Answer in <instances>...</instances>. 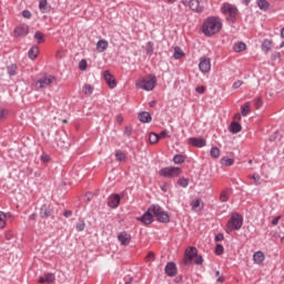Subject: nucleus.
I'll return each instance as SVG.
<instances>
[{"label":"nucleus","instance_id":"nucleus-30","mask_svg":"<svg viewBox=\"0 0 284 284\" xmlns=\"http://www.w3.org/2000/svg\"><path fill=\"white\" fill-rule=\"evenodd\" d=\"M262 50L264 52H270V50H272V42L271 40H264L262 43Z\"/></svg>","mask_w":284,"mask_h":284},{"label":"nucleus","instance_id":"nucleus-12","mask_svg":"<svg viewBox=\"0 0 284 284\" xmlns=\"http://www.w3.org/2000/svg\"><path fill=\"white\" fill-rule=\"evenodd\" d=\"M189 144L194 148H205L206 141L203 138H191L189 139Z\"/></svg>","mask_w":284,"mask_h":284},{"label":"nucleus","instance_id":"nucleus-8","mask_svg":"<svg viewBox=\"0 0 284 284\" xmlns=\"http://www.w3.org/2000/svg\"><path fill=\"white\" fill-rule=\"evenodd\" d=\"M199 69L203 73L210 72V70H212V62L210 61V58H201Z\"/></svg>","mask_w":284,"mask_h":284},{"label":"nucleus","instance_id":"nucleus-27","mask_svg":"<svg viewBox=\"0 0 284 284\" xmlns=\"http://www.w3.org/2000/svg\"><path fill=\"white\" fill-rule=\"evenodd\" d=\"M39 9L41 10V12H49L50 7H48V0H40Z\"/></svg>","mask_w":284,"mask_h":284},{"label":"nucleus","instance_id":"nucleus-4","mask_svg":"<svg viewBox=\"0 0 284 284\" xmlns=\"http://www.w3.org/2000/svg\"><path fill=\"white\" fill-rule=\"evenodd\" d=\"M136 88H140V90H145L146 92H152L154 88H156V75L149 74L144 78H141L135 83Z\"/></svg>","mask_w":284,"mask_h":284},{"label":"nucleus","instance_id":"nucleus-55","mask_svg":"<svg viewBox=\"0 0 284 284\" xmlns=\"http://www.w3.org/2000/svg\"><path fill=\"white\" fill-rule=\"evenodd\" d=\"M159 140L168 138V131H162L160 134H158Z\"/></svg>","mask_w":284,"mask_h":284},{"label":"nucleus","instance_id":"nucleus-53","mask_svg":"<svg viewBox=\"0 0 284 284\" xmlns=\"http://www.w3.org/2000/svg\"><path fill=\"white\" fill-rule=\"evenodd\" d=\"M4 236H6L7 241H11V239L14 236V234H12V231H7L4 233Z\"/></svg>","mask_w":284,"mask_h":284},{"label":"nucleus","instance_id":"nucleus-58","mask_svg":"<svg viewBox=\"0 0 284 284\" xmlns=\"http://www.w3.org/2000/svg\"><path fill=\"white\" fill-rule=\"evenodd\" d=\"M63 215L65 219H70V216H72V211H64Z\"/></svg>","mask_w":284,"mask_h":284},{"label":"nucleus","instance_id":"nucleus-41","mask_svg":"<svg viewBox=\"0 0 284 284\" xmlns=\"http://www.w3.org/2000/svg\"><path fill=\"white\" fill-rule=\"evenodd\" d=\"M154 260H155L154 252H149L145 257L146 263H152V262H154Z\"/></svg>","mask_w":284,"mask_h":284},{"label":"nucleus","instance_id":"nucleus-62","mask_svg":"<svg viewBox=\"0 0 284 284\" xmlns=\"http://www.w3.org/2000/svg\"><path fill=\"white\" fill-rule=\"evenodd\" d=\"M161 190H162V192H168V190H169L168 184H163V185L161 186Z\"/></svg>","mask_w":284,"mask_h":284},{"label":"nucleus","instance_id":"nucleus-14","mask_svg":"<svg viewBox=\"0 0 284 284\" xmlns=\"http://www.w3.org/2000/svg\"><path fill=\"white\" fill-rule=\"evenodd\" d=\"M30 32L28 26L22 24L14 30V37H26Z\"/></svg>","mask_w":284,"mask_h":284},{"label":"nucleus","instance_id":"nucleus-52","mask_svg":"<svg viewBox=\"0 0 284 284\" xmlns=\"http://www.w3.org/2000/svg\"><path fill=\"white\" fill-rule=\"evenodd\" d=\"M241 85H243V81H241V80H237V81H235V82L233 83V88H234L235 90H239V88H241Z\"/></svg>","mask_w":284,"mask_h":284},{"label":"nucleus","instance_id":"nucleus-36","mask_svg":"<svg viewBox=\"0 0 284 284\" xmlns=\"http://www.w3.org/2000/svg\"><path fill=\"white\" fill-rule=\"evenodd\" d=\"M178 185H180V187H187V185H190V181L185 178H181L178 181Z\"/></svg>","mask_w":284,"mask_h":284},{"label":"nucleus","instance_id":"nucleus-57","mask_svg":"<svg viewBox=\"0 0 284 284\" xmlns=\"http://www.w3.org/2000/svg\"><path fill=\"white\" fill-rule=\"evenodd\" d=\"M124 134H126V136H130V134H132V128L126 126L125 131H124Z\"/></svg>","mask_w":284,"mask_h":284},{"label":"nucleus","instance_id":"nucleus-11","mask_svg":"<svg viewBox=\"0 0 284 284\" xmlns=\"http://www.w3.org/2000/svg\"><path fill=\"white\" fill-rule=\"evenodd\" d=\"M189 8L193 10V12L201 13L205 8L201 6V0H190L189 1Z\"/></svg>","mask_w":284,"mask_h":284},{"label":"nucleus","instance_id":"nucleus-42","mask_svg":"<svg viewBox=\"0 0 284 284\" xmlns=\"http://www.w3.org/2000/svg\"><path fill=\"white\" fill-rule=\"evenodd\" d=\"M254 105H255V109H256V110H261V108H263V98H257V99L255 100Z\"/></svg>","mask_w":284,"mask_h":284},{"label":"nucleus","instance_id":"nucleus-20","mask_svg":"<svg viewBox=\"0 0 284 284\" xmlns=\"http://www.w3.org/2000/svg\"><path fill=\"white\" fill-rule=\"evenodd\" d=\"M242 128L241 124L239 122H232L230 125V132L232 134H239V132H241Z\"/></svg>","mask_w":284,"mask_h":284},{"label":"nucleus","instance_id":"nucleus-50","mask_svg":"<svg viewBox=\"0 0 284 284\" xmlns=\"http://www.w3.org/2000/svg\"><path fill=\"white\" fill-rule=\"evenodd\" d=\"M8 116V110L6 109H0V120L6 119Z\"/></svg>","mask_w":284,"mask_h":284},{"label":"nucleus","instance_id":"nucleus-47","mask_svg":"<svg viewBox=\"0 0 284 284\" xmlns=\"http://www.w3.org/2000/svg\"><path fill=\"white\" fill-rule=\"evenodd\" d=\"M154 52V43L149 42L146 53L152 54Z\"/></svg>","mask_w":284,"mask_h":284},{"label":"nucleus","instance_id":"nucleus-39","mask_svg":"<svg viewBox=\"0 0 284 284\" xmlns=\"http://www.w3.org/2000/svg\"><path fill=\"white\" fill-rule=\"evenodd\" d=\"M115 159L116 161H125V153H123L122 151H118L115 153Z\"/></svg>","mask_w":284,"mask_h":284},{"label":"nucleus","instance_id":"nucleus-18","mask_svg":"<svg viewBox=\"0 0 284 284\" xmlns=\"http://www.w3.org/2000/svg\"><path fill=\"white\" fill-rule=\"evenodd\" d=\"M108 40H99L97 43V51L98 52H105L108 50Z\"/></svg>","mask_w":284,"mask_h":284},{"label":"nucleus","instance_id":"nucleus-60","mask_svg":"<svg viewBox=\"0 0 284 284\" xmlns=\"http://www.w3.org/2000/svg\"><path fill=\"white\" fill-rule=\"evenodd\" d=\"M116 123H119L120 125H121V123H123V116L122 115L116 116Z\"/></svg>","mask_w":284,"mask_h":284},{"label":"nucleus","instance_id":"nucleus-45","mask_svg":"<svg viewBox=\"0 0 284 284\" xmlns=\"http://www.w3.org/2000/svg\"><path fill=\"white\" fill-rule=\"evenodd\" d=\"M77 230L78 232H83V230H85V222L81 221L77 224Z\"/></svg>","mask_w":284,"mask_h":284},{"label":"nucleus","instance_id":"nucleus-63","mask_svg":"<svg viewBox=\"0 0 284 284\" xmlns=\"http://www.w3.org/2000/svg\"><path fill=\"white\" fill-rule=\"evenodd\" d=\"M224 281H225V277H224V276H220V277L216 280L217 283H223Z\"/></svg>","mask_w":284,"mask_h":284},{"label":"nucleus","instance_id":"nucleus-48","mask_svg":"<svg viewBox=\"0 0 284 284\" xmlns=\"http://www.w3.org/2000/svg\"><path fill=\"white\" fill-rule=\"evenodd\" d=\"M252 179L255 185H258L261 183V176L258 174H253Z\"/></svg>","mask_w":284,"mask_h":284},{"label":"nucleus","instance_id":"nucleus-54","mask_svg":"<svg viewBox=\"0 0 284 284\" xmlns=\"http://www.w3.org/2000/svg\"><path fill=\"white\" fill-rule=\"evenodd\" d=\"M22 17H23L24 19H30V17H32V13H31L30 11H28V10H24V11L22 12Z\"/></svg>","mask_w":284,"mask_h":284},{"label":"nucleus","instance_id":"nucleus-59","mask_svg":"<svg viewBox=\"0 0 284 284\" xmlns=\"http://www.w3.org/2000/svg\"><path fill=\"white\" fill-rule=\"evenodd\" d=\"M215 241H223V234L219 233L217 235H215Z\"/></svg>","mask_w":284,"mask_h":284},{"label":"nucleus","instance_id":"nucleus-64","mask_svg":"<svg viewBox=\"0 0 284 284\" xmlns=\"http://www.w3.org/2000/svg\"><path fill=\"white\" fill-rule=\"evenodd\" d=\"M39 283H41V284L47 283L45 277H40Z\"/></svg>","mask_w":284,"mask_h":284},{"label":"nucleus","instance_id":"nucleus-56","mask_svg":"<svg viewBox=\"0 0 284 284\" xmlns=\"http://www.w3.org/2000/svg\"><path fill=\"white\" fill-rule=\"evenodd\" d=\"M281 221V216H277L272 220V225H278V222Z\"/></svg>","mask_w":284,"mask_h":284},{"label":"nucleus","instance_id":"nucleus-22","mask_svg":"<svg viewBox=\"0 0 284 284\" xmlns=\"http://www.w3.org/2000/svg\"><path fill=\"white\" fill-rule=\"evenodd\" d=\"M37 57H39V47L33 45L31 47V49L29 50V58L34 61V59H37Z\"/></svg>","mask_w":284,"mask_h":284},{"label":"nucleus","instance_id":"nucleus-32","mask_svg":"<svg viewBox=\"0 0 284 284\" xmlns=\"http://www.w3.org/2000/svg\"><path fill=\"white\" fill-rule=\"evenodd\" d=\"M173 163H175L176 165L185 163V158L183 155L178 154L173 158Z\"/></svg>","mask_w":284,"mask_h":284},{"label":"nucleus","instance_id":"nucleus-61","mask_svg":"<svg viewBox=\"0 0 284 284\" xmlns=\"http://www.w3.org/2000/svg\"><path fill=\"white\" fill-rule=\"evenodd\" d=\"M40 214H41L42 217L43 216H50V213L48 211L43 212V210H41Z\"/></svg>","mask_w":284,"mask_h":284},{"label":"nucleus","instance_id":"nucleus-28","mask_svg":"<svg viewBox=\"0 0 284 284\" xmlns=\"http://www.w3.org/2000/svg\"><path fill=\"white\" fill-rule=\"evenodd\" d=\"M257 6L260 8V10H270V2H267V0H260L257 1Z\"/></svg>","mask_w":284,"mask_h":284},{"label":"nucleus","instance_id":"nucleus-35","mask_svg":"<svg viewBox=\"0 0 284 284\" xmlns=\"http://www.w3.org/2000/svg\"><path fill=\"white\" fill-rule=\"evenodd\" d=\"M79 70H81L82 72H85L88 70V61L85 59H82L79 62Z\"/></svg>","mask_w":284,"mask_h":284},{"label":"nucleus","instance_id":"nucleus-38","mask_svg":"<svg viewBox=\"0 0 284 284\" xmlns=\"http://www.w3.org/2000/svg\"><path fill=\"white\" fill-rule=\"evenodd\" d=\"M34 39H37L38 43H43L45 41L44 36L41 33V31H37L34 34Z\"/></svg>","mask_w":284,"mask_h":284},{"label":"nucleus","instance_id":"nucleus-26","mask_svg":"<svg viewBox=\"0 0 284 284\" xmlns=\"http://www.w3.org/2000/svg\"><path fill=\"white\" fill-rule=\"evenodd\" d=\"M10 216V213L6 214L3 211H0V230H3L6 227V219Z\"/></svg>","mask_w":284,"mask_h":284},{"label":"nucleus","instance_id":"nucleus-6","mask_svg":"<svg viewBox=\"0 0 284 284\" xmlns=\"http://www.w3.org/2000/svg\"><path fill=\"white\" fill-rule=\"evenodd\" d=\"M227 232H232L233 230H241L243 227V216L239 213H233L227 224Z\"/></svg>","mask_w":284,"mask_h":284},{"label":"nucleus","instance_id":"nucleus-51","mask_svg":"<svg viewBox=\"0 0 284 284\" xmlns=\"http://www.w3.org/2000/svg\"><path fill=\"white\" fill-rule=\"evenodd\" d=\"M195 92H197V94H205V87H197L196 89H195Z\"/></svg>","mask_w":284,"mask_h":284},{"label":"nucleus","instance_id":"nucleus-1","mask_svg":"<svg viewBox=\"0 0 284 284\" xmlns=\"http://www.w3.org/2000/svg\"><path fill=\"white\" fill-rule=\"evenodd\" d=\"M154 216L159 223H170V215L159 205H151L142 216L136 217V221L143 223V225H152Z\"/></svg>","mask_w":284,"mask_h":284},{"label":"nucleus","instance_id":"nucleus-31","mask_svg":"<svg viewBox=\"0 0 284 284\" xmlns=\"http://www.w3.org/2000/svg\"><path fill=\"white\" fill-rule=\"evenodd\" d=\"M211 156L212 159H219V156H221V150H219L216 146H213L211 149Z\"/></svg>","mask_w":284,"mask_h":284},{"label":"nucleus","instance_id":"nucleus-21","mask_svg":"<svg viewBox=\"0 0 284 284\" xmlns=\"http://www.w3.org/2000/svg\"><path fill=\"white\" fill-rule=\"evenodd\" d=\"M221 165H224V168H232V165H234V159L224 156L221 159Z\"/></svg>","mask_w":284,"mask_h":284},{"label":"nucleus","instance_id":"nucleus-2","mask_svg":"<svg viewBox=\"0 0 284 284\" xmlns=\"http://www.w3.org/2000/svg\"><path fill=\"white\" fill-rule=\"evenodd\" d=\"M220 30H223V21L219 17H209L202 26L205 37H214V34H219Z\"/></svg>","mask_w":284,"mask_h":284},{"label":"nucleus","instance_id":"nucleus-23","mask_svg":"<svg viewBox=\"0 0 284 284\" xmlns=\"http://www.w3.org/2000/svg\"><path fill=\"white\" fill-rule=\"evenodd\" d=\"M82 91L87 97H91L92 92H94V87H92V84H84Z\"/></svg>","mask_w":284,"mask_h":284},{"label":"nucleus","instance_id":"nucleus-37","mask_svg":"<svg viewBox=\"0 0 284 284\" xmlns=\"http://www.w3.org/2000/svg\"><path fill=\"white\" fill-rule=\"evenodd\" d=\"M250 113V102H246L243 106H242V116H247Z\"/></svg>","mask_w":284,"mask_h":284},{"label":"nucleus","instance_id":"nucleus-17","mask_svg":"<svg viewBox=\"0 0 284 284\" xmlns=\"http://www.w3.org/2000/svg\"><path fill=\"white\" fill-rule=\"evenodd\" d=\"M165 272L168 276H176V265L174 263L166 264Z\"/></svg>","mask_w":284,"mask_h":284},{"label":"nucleus","instance_id":"nucleus-44","mask_svg":"<svg viewBox=\"0 0 284 284\" xmlns=\"http://www.w3.org/2000/svg\"><path fill=\"white\" fill-rule=\"evenodd\" d=\"M223 252H224L223 245L216 244L215 254H216L217 256H221V254H223Z\"/></svg>","mask_w":284,"mask_h":284},{"label":"nucleus","instance_id":"nucleus-13","mask_svg":"<svg viewBox=\"0 0 284 284\" xmlns=\"http://www.w3.org/2000/svg\"><path fill=\"white\" fill-rule=\"evenodd\" d=\"M120 203H121V195L113 194L109 196V202H108L109 207H113V209L119 207Z\"/></svg>","mask_w":284,"mask_h":284},{"label":"nucleus","instance_id":"nucleus-43","mask_svg":"<svg viewBox=\"0 0 284 284\" xmlns=\"http://www.w3.org/2000/svg\"><path fill=\"white\" fill-rule=\"evenodd\" d=\"M44 278H45L47 283H54V274H52V273H47L44 275Z\"/></svg>","mask_w":284,"mask_h":284},{"label":"nucleus","instance_id":"nucleus-15","mask_svg":"<svg viewBox=\"0 0 284 284\" xmlns=\"http://www.w3.org/2000/svg\"><path fill=\"white\" fill-rule=\"evenodd\" d=\"M253 261L256 265L263 264V262L265 261V253H263L262 251L255 252L253 254Z\"/></svg>","mask_w":284,"mask_h":284},{"label":"nucleus","instance_id":"nucleus-10","mask_svg":"<svg viewBox=\"0 0 284 284\" xmlns=\"http://www.w3.org/2000/svg\"><path fill=\"white\" fill-rule=\"evenodd\" d=\"M118 241H120L121 245L128 246L130 243H132V235L123 231L118 234Z\"/></svg>","mask_w":284,"mask_h":284},{"label":"nucleus","instance_id":"nucleus-33","mask_svg":"<svg viewBox=\"0 0 284 284\" xmlns=\"http://www.w3.org/2000/svg\"><path fill=\"white\" fill-rule=\"evenodd\" d=\"M149 141L152 145H154V143H159V134L150 133Z\"/></svg>","mask_w":284,"mask_h":284},{"label":"nucleus","instance_id":"nucleus-19","mask_svg":"<svg viewBox=\"0 0 284 284\" xmlns=\"http://www.w3.org/2000/svg\"><path fill=\"white\" fill-rule=\"evenodd\" d=\"M139 121H141V123H150V121H152V115L148 112H142L139 114Z\"/></svg>","mask_w":284,"mask_h":284},{"label":"nucleus","instance_id":"nucleus-29","mask_svg":"<svg viewBox=\"0 0 284 284\" xmlns=\"http://www.w3.org/2000/svg\"><path fill=\"white\" fill-rule=\"evenodd\" d=\"M220 201L222 203H227V201H230V192L227 190L221 192Z\"/></svg>","mask_w":284,"mask_h":284},{"label":"nucleus","instance_id":"nucleus-25","mask_svg":"<svg viewBox=\"0 0 284 284\" xmlns=\"http://www.w3.org/2000/svg\"><path fill=\"white\" fill-rule=\"evenodd\" d=\"M173 57L174 59H183V57H185V53L183 52V49H181V47H175Z\"/></svg>","mask_w":284,"mask_h":284},{"label":"nucleus","instance_id":"nucleus-9","mask_svg":"<svg viewBox=\"0 0 284 284\" xmlns=\"http://www.w3.org/2000/svg\"><path fill=\"white\" fill-rule=\"evenodd\" d=\"M104 81L109 85L111 90H114L116 88V79H114V75L110 73V71H104L103 72Z\"/></svg>","mask_w":284,"mask_h":284},{"label":"nucleus","instance_id":"nucleus-40","mask_svg":"<svg viewBox=\"0 0 284 284\" xmlns=\"http://www.w3.org/2000/svg\"><path fill=\"white\" fill-rule=\"evenodd\" d=\"M201 203L202 201L201 200H194L193 202H191V207H193V210H197L201 207Z\"/></svg>","mask_w":284,"mask_h":284},{"label":"nucleus","instance_id":"nucleus-34","mask_svg":"<svg viewBox=\"0 0 284 284\" xmlns=\"http://www.w3.org/2000/svg\"><path fill=\"white\" fill-rule=\"evenodd\" d=\"M7 72L9 77H14V74H17V65L16 64L9 65L7 69Z\"/></svg>","mask_w":284,"mask_h":284},{"label":"nucleus","instance_id":"nucleus-24","mask_svg":"<svg viewBox=\"0 0 284 284\" xmlns=\"http://www.w3.org/2000/svg\"><path fill=\"white\" fill-rule=\"evenodd\" d=\"M247 45L243 42H237L234 44L233 50L234 52H243L244 50H246Z\"/></svg>","mask_w":284,"mask_h":284},{"label":"nucleus","instance_id":"nucleus-3","mask_svg":"<svg viewBox=\"0 0 284 284\" xmlns=\"http://www.w3.org/2000/svg\"><path fill=\"white\" fill-rule=\"evenodd\" d=\"M221 12L226 17V21L236 23V19L239 18V8L236 6L225 2L221 7Z\"/></svg>","mask_w":284,"mask_h":284},{"label":"nucleus","instance_id":"nucleus-16","mask_svg":"<svg viewBox=\"0 0 284 284\" xmlns=\"http://www.w3.org/2000/svg\"><path fill=\"white\" fill-rule=\"evenodd\" d=\"M199 254V251L194 246H190L185 250V256L189 261H194V257Z\"/></svg>","mask_w":284,"mask_h":284},{"label":"nucleus","instance_id":"nucleus-49","mask_svg":"<svg viewBox=\"0 0 284 284\" xmlns=\"http://www.w3.org/2000/svg\"><path fill=\"white\" fill-rule=\"evenodd\" d=\"M41 161H42L43 163H49V162H50V155L43 153V154L41 155Z\"/></svg>","mask_w":284,"mask_h":284},{"label":"nucleus","instance_id":"nucleus-5","mask_svg":"<svg viewBox=\"0 0 284 284\" xmlns=\"http://www.w3.org/2000/svg\"><path fill=\"white\" fill-rule=\"evenodd\" d=\"M53 83H57V78L54 75L45 74L36 80L34 88L36 90H43L45 88H50Z\"/></svg>","mask_w":284,"mask_h":284},{"label":"nucleus","instance_id":"nucleus-46","mask_svg":"<svg viewBox=\"0 0 284 284\" xmlns=\"http://www.w3.org/2000/svg\"><path fill=\"white\" fill-rule=\"evenodd\" d=\"M193 261L195 265H203V256L196 255Z\"/></svg>","mask_w":284,"mask_h":284},{"label":"nucleus","instance_id":"nucleus-7","mask_svg":"<svg viewBox=\"0 0 284 284\" xmlns=\"http://www.w3.org/2000/svg\"><path fill=\"white\" fill-rule=\"evenodd\" d=\"M183 170H181V168L169 166L160 170L159 174L160 176H165L168 179H175V176H180Z\"/></svg>","mask_w":284,"mask_h":284}]
</instances>
